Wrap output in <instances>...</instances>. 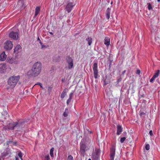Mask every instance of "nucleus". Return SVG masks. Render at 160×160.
I'll return each instance as SVG.
<instances>
[{
  "label": "nucleus",
  "instance_id": "55",
  "mask_svg": "<svg viewBox=\"0 0 160 160\" xmlns=\"http://www.w3.org/2000/svg\"><path fill=\"white\" fill-rule=\"evenodd\" d=\"M88 160H91V159L89 158V159H88Z\"/></svg>",
  "mask_w": 160,
  "mask_h": 160
},
{
  "label": "nucleus",
  "instance_id": "30",
  "mask_svg": "<svg viewBox=\"0 0 160 160\" xmlns=\"http://www.w3.org/2000/svg\"><path fill=\"white\" fill-rule=\"evenodd\" d=\"M44 160H50L49 155H47L45 156Z\"/></svg>",
  "mask_w": 160,
  "mask_h": 160
},
{
  "label": "nucleus",
  "instance_id": "37",
  "mask_svg": "<svg viewBox=\"0 0 160 160\" xmlns=\"http://www.w3.org/2000/svg\"><path fill=\"white\" fill-rule=\"evenodd\" d=\"M110 9L109 8H108L106 10V13L110 12Z\"/></svg>",
  "mask_w": 160,
  "mask_h": 160
},
{
  "label": "nucleus",
  "instance_id": "38",
  "mask_svg": "<svg viewBox=\"0 0 160 160\" xmlns=\"http://www.w3.org/2000/svg\"><path fill=\"white\" fill-rule=\"evenodd\" d=\"M149 133L150 135L151 136H152V135H153V132H152V130H150V131H149Z\"/></svg>",
  "mask_w": 160,
  "mask_h": 160
},
{
  "label": "nucleus",
  "instance_id": "12",
  "mask_svg": "<svg viewBox=\"0 0 160 160\" xmlns=\"http://www.w3.org/2000/svg\"><path fill=\"white\" fill-rule=\"evenodd\" d=\"M136 76L134 75H132L131 77V83H132V85L133 86V92H134V90L133 89L134 88V87H135L136 85V83L135 82V78Z\"/></svg>",
  "mask_w": 160,
  "mask_h": 160
},
{
  "label": "nucleus",
  "instance_id": "50",
  "mask_svg": "<svg viewBox=\"0 0 160 160\" xmlns=\"http://www.w3.org/2000/svg\"><path fill=\"white\" fill-rule=\"evenodd\" d=\"M39 42H40V43L41 44H42V43L41 42V41H39Z\"/></svg>",
  "mask_w": 160,
  "mask_h": 160
},
{
  "label": "nucleus",
  "instance_id": "1",
  "mask_svg": "<svg viewBox=\"0 0 160 160\" xmlns=\"http://www.w3.org/2000/svg\"><path fill=\"white\" fill-rule=\"evenodd\" d=\"M41 63L40 62H38L35 63L31 69L28 72L27 76L29 78L37 77L41 72Z\"/></svg>",
  "mask_w": 160,
  "mask_h": 160
},
{
  "label": "nucleus",
  "instance_id": "7",
  "mask_svg": "<svg viewBox=\"0 0 160 160\" xmlns=\"http://www.w3.org/2000/svg\"><path fill=\"white\" fill-rule=\"evenodd\" d=\"M115 148L114 146H112L110 148V158L111 160H114L115 153Z\"/></svg>",
  "mask_w": 160,
  "mask_h": 160
},
{
  "label": "nucleus",
  "instance_id": "4",
  "mask_svg": "<svg viewBox=\"0 0 160 160\" xmlns=\"http://www.w3.org/2000/svg\"><path fill=\"white\" fill-rule=\"evenodd\" d=\"M13 47V44L12 42L9 40L7 41L4 43V48L7 50L11 49Z\"/></svg>",
  "mask_w": 160,
  "mask_h": 160
},
{
  "label": "nucleus",
  "instance_id": "16",
  "mask_svg": "<svg viewBox=\"0 0 160 160\" xmlns=\"http://www.w3.org/2000/svg\"><path fill=\"white\" fill-rule=\"evenodd\" d=\"M40 8L39 6L37 7L35 9V12L34 17H36L38 14L40 13Z\"/></svg>",
  "mask_w": 160,
  "mask_h": 160
},
{
  "label": "nucleus",
  "instance_id": "21",
  "mask_svg": "<svg viewBox=\"0 0 160 160\" xmlns=\"http://www.w3.org/2000/svg\"><path fill=\"white\" fill-rule=\"evenodd\" d=\"M86 41L88 42L89 45H91L92 42V38L91 37H88L86 39Z\"/></svg>",
  "mask_w": 160,
  "mask_h": 160
},
{
  "label": "nucleus",
  "instance_id": "31",
  "mask_svg": "<svg viewBox=\"0 0 160 160\" xmlns=\"http://www.w3.org/2000/svg\"><path fill=\"white\" fill-rule=\"evenodd\" d=\"M67 160H73V157L71 155H69L68 156Z\"/></svg>",
  "mask_w": 160,
  "mask_h": 160
},
{
  "label": "nucleus",
  "instance_id": "22",
  "mask_svg": "<svg viewBox=\"0 0 160 160\" xmlns=\"http://www.w3.org/2000/svg\"><path fill=\"white\" fill-rule=\"evenodd\" d=\"M160 72V71L159 70H158L157 71L155 72L154 75L153 76L154 78H157L159 75V73Z\"/></svg>",
  "mask_w": 160,
  "mask_h": 160
},
{
  "label": "nucleus",
  "instance_id": "17",
  "mask_svg": "<svg viewBox=\"0 0 160 160\" xmlns=\"http://www.w3.org/2000/svg\"><path fill=\"white\" fill-rule=\"evenodd\" d=\"M7 55L5 54V52L2 53L0 55V60L1 61H4L6 58Z\"/></svg>",
  "mask_w": 160,
  "mask_h": 160
},
{
  "label": "nucleus",
  "instance_id": "29",
  "mask_svg": "<svg viewBox=\"0 0 160 160\" xmlns=\"http://www.w3.org/2000/svg\"><path fill=\"white\" fill-rule=\"evenodd\" d=\"M145 149L147 150H148L150 149V145L149 144H147L145 146Z\"/></svg>",
  "mask_w": 160,
  "mask_h": 160
},
{
  "label": "nucleus",
  "instance_id": "39",
  "mask_svg": "<svg viewBox=\"0 0 160 160\" xmlns=\"http://www.w3.org/2000/svg\"><path fill=\"white\" fill-rule=\"evenodd\" d=\"M108 84V82H107L105 80H104V81H103V84H104V85H106Z\"/></svg>",
  "mask_w": 160,
  "mask_h": 160
},
{
  "label": "nucleus",
  "instance_id": "23",
  "mask_svg": "<svg viewBox=\"0 0 160 160\" xmlns=\"http://www.w3.org/2000/svg\"><path fill=\"white\" fill-rule=\"evenodd\" d=\"M68 110L67 108H66L65 109V112H63V115L64 117H67L68 116Z\"/></svg>",
  "mask_w": 160,
  "mask_h": 160
},
{
  "label": "nucleus",
  "instance_id": "8",
  "mask_svg": "<svg viewBox=\"0 0 160 160\" xmlns=\"http://www.w3.org/2000/svg\"><path fill=\"white\" fill-rule=\"evenodd\" d=\"M75 5V4L74 3L72 2H69L67 4L65 9L68 13L70 12L71 11Z\"/></svg>",
  "mask_w": 160,
  "mask_h": 160
},
{
  "label": "nucleus",
  "instance_id": "5",
  "mask_svg": "<svg viewBox=\"0 0 160 160\" xmlns=\"http://www.w3.org/2000/svg\"><path fill=\"white\" fill-rule=\"evenodd\" d=\"M66 60L68 63V68L69 69H71L73 66V59L69 56H68L66 58Z\"/></svg>",
  "mask_w": 160,
  "mask_h": 160
},
{
  "label": "nucleus",
  "instance_id": "42",
  "mask_svg": "<svg viewBox=\"0 0 160 160\" xmlns=\"http://www.w3.org/2000/svg\"><path fill=\"white\" fill-rule=\"evenodd\" d=\"M73 95V93H71L69 95V97L72 98V95Z\"/></svg>",
  "mask_w": 160,
  "mask_h": 160
},
{
  "label": "nucleus",
  "instance_id": "45",
  "mask_svg": "<svg viewBox=\"0 0 160 160\" xmlns=\"http://www.w3.org/2000/svg\"><path fill=\"white\" fill-rule=\"evenodd\" d=\"M15 159L16 160H19V159L17 157H16Z\"/></svg>",
  "mask_w": 160,
  "mask_h": 160
},
{
  "label": "nucleus",
  "instance_id": "9",
  "mask_svg": "<svg viewBox=\"0 0 160 160\" xmlns=\"http://www.w3.org/2000/svg\"><path fill=\"white\" fill-rule=\"evenodd\" d=\"M9 37L14 40H17L18 38V33L16 32H12L9 34Z\"/></svg>",
  "mask_w": 160,
  "mask_h": 160
},
{
  "label": "nucleus",
  "instance_id": "48",
  "mask_svg": "<svg viewBox=\"0 0 160 160\" xmlns=\"http://www.w3.org/2000/svg\"><path fill=\"white\" fill-rule=\"evenodd\" d=\"M72 98H71V97H69L68 99H69L70 100H71Z\"/></svg>",
  "mask_w": 160,
  "mask_h": 160
},
{
  "label": "nucleus",
  "instance_id": "18",
  "mask_svg": "<svg viewBox=\"0 0 160 160\" xmlns=\"http://www.w3.org/2000/svg\"><path fill=\"white\" fill-rule=\"evenodd\" d=\"M110 40L109 38L108 37H106L105 39L104 44L107 46L109 45L110 44Z\"/></svg>",
  "mask_w": 160,
  "mask_h": 160
},
{
  "label": "nucleus",
  "instance_id": "14",
  "mask_svg": "<svg viewBox=\"0 0 160 160\" xmlns=\"http://www.w3.org/2000/svg\"><path fill=\"white\" fill-rule=\"evenodd\" d=\"M6 69V64L3 63L2 64V66L0 68V71L1 72H5Z\"/></svg>",
  "mask_w": 160,
  "mask_h": 160
},
{
  "label": "nucleus",
  "instance_id": "6",
  "mask_svg": "<svg viewBox=\"0 0 160 160\" xmlns=\"http://www.w3.org/2000/svg\"><path fill=\"white\" fill-rule=\"evenodd\" d=\"M93 70L94 77L96 79L98 78V64L97 63L95 62L94 63L93 65Z\"/></svg>",
  "mask_w": 160,
  "mask_h": 160
},
{
  "label": "nucleus",
  "instance_id": "49",
  "mask_svg": "<svg viewBox=\"0 0 160 160\" xmlns=\"http://www.w3.org/2000/svg\"><path fill=\"white\" fill-rule=\"evenodd\" d=\"M49 33H50V34H51V35H52L53 34V33L52 32H50Z\"/></svg>",
  "mask_w": 160,
  "mask_h": 160
},
{
  "label": "nucleus",
  "instance_id": "53",
  "mask_svg": "<svg viewBox=\"0 0 160 160\" xmlns=\"http://www.w3.org/2000/svg\"><path fill=\"white\" fill-rule=\"evenodd\" d=\"M157 1L158 2H160V0H157Z\"/></svg>",
  "mask_w": 160,
  "mask_h": 160
},
{
  "label": "nucleus",
  "instance_id": "13",
  "mask_svg": "<svg viewBox=\"0 0 160 160\" xmlns=\"http://www.w3.org/2000/svg\"><path fill=\"white\" fill-rule=\"evenodd\" d=\"M122 131V126L120 125L117 126V134L118 135H119Z\"/></svg>",
  "mask_w": 160,
  "mask_h": 160
},
{
  "label": "nucleus",
  "instance_id": "27",
  "mask_svg": "<svg viewBox=\"0 0 160 160\" xmlns=\"http://www.w3.org/2000/svg\"><path fill=\"white\" fill-rule=\"evenodd\" d=\"M101 151L100 149H96L95 151V152H94L95 153H96V154H97L98 155H99Z\"/></svg>",
  "mask_w": 160,
  "mask_h": 160
},
{
  "label": "nucleus",
  "instance_id": "43",
  "mask_svg": "<svg viewBox=\"0 0 160 160\" xmlns=\"http://www.w3.org/2000/svg\"><path fill=\"white\" fill-rule=\"evenodd\" d=\"M121 81V78H120V79H118V81H117V82H119Z\"/></svg>",
  "mask_w": 160,
  "mask_h": 160
},
{
  "label": "nucleus",
  "instance_id": "35",
  "mask_svg": "<svg viewBox=\"0 0 160 160\" xmlns=\"http://www.w3.org/2000/svg\"><path fill=\"white\" fill-rule=\"evenodd\" d=\"M140 72H141V71H140V70H139V69H137V70H136L135 73L137 74H138V75H139L140 73Z\"/></svg>",
  "mask_w": 160,
  "mask_h": 160
},
{
  "label": "nucleus",
  "instance_id": "20",
  "mask_svg": "<svg viewBox=\"0 0 160 160\" xmlns=\"http://www.w3.org/2000/svg\"><path fill=\"white\" fill-rule=\"evenodd\" d=\"M21 46L19 44H18L16 46V47L14 49V53H18V51L19 49L21 48Z\"/></svg>",
  "mask_w": 160,
  "mask_h": 160
},
{
  "label": "nucleus",
  "instance_id": "56",
  "mask_svg": "<svg viewBox=\"0 0 160 160\" xmlns=\"http://www.w3.org/2000/svg\"><path fill=\"white\" fill-rule=\"evenodd\" d=\"M0 160H2L1 158H0Z\"/></svg>",
  "mask_w": 160,
  "mask_h": 160
},
{
  "label": "nucleus",
  "instance_id": "24",
  "mask_svg": "<svg viewBox=\"0 0 160 160\" xmlns=\"http://www.w3.org/2000/svg\"><path fill=\"white\" fill-rule=\"evenodd\" d=\"M54 148H52L50 150V154L51 157H52L53 156V152L54 151Z\"/></svg>",
  "mask_w": 160,
  "mask_h": 160
},
{
  "label": "nucleus",
  "instance_id": "44",
  "mask_svg": "<svg viewBox=\"0 0 160 160\" xmlns=\"http://www.w3.org/2000/svg\"><path fill=\"white\" fill-rule=\"evenodd\" d=\"M46 47L45 46L42 45V48H44V47Z\"/></svg>",
  "mask_w": 160,
  "mask_h": 160
},
{
  "label": "nucleus",
  "instance_id": "32",
  "mask_svg": "<svg viewBox=\"0 0 160 160\" xmlns=\"http://www.w3.org/2000/svg\"><path fill=\"white\" fill-rule=\"evenodd\" d=\"M126 139V138L125 137H123L121 138L120 139V142L121 143H122L124 142Z\"/></svg>",
  "mask_w": 160,
  "mask_h": 160
},
{
  "label": "nucleus",
  "instance_id": "33",
  "mask_svg": "<svg viewBox=\"0 0 160 160\" xmlns=\"http://www.w3.org/2000/svg\"><path fill=\"white\" fill-rule=\"evenodd\" d=\"M18 4H19L20 3H21V6H22L23 4V1L22 0H19L18 1Z\"/></svg>",
  "mask_w": 160,
  "mask_h": 160
},
{
  "label": "nucleus",
  "instance_id": "11",
  "mask_svg": "<svg viewBox=\"0 0 160 160\" xmlns=\"http://www.w3.org/2000/svg\"><path fill=\"white\" fill-rule=\"evenodd\" d=\"M86 148V146L85 144L83 143L81 144L80 146V151L82 154L84 153Z\"/></svg>",
  "mask_w": 160,
  "mask_h": 160
},
{
  "label": "nucleus",
  "instance_id": "3",
  "mask_svg": "<svg viewBox=\"0 0 160 160\" xmlns=\"http://www.w3.org/2000/svg\"><path fill=\"white\" fill-rule=\"evenodd\" d=\"M19 123L18 122H13L8 123L7 126H5L3 128L6 130H12L15 128H17L19 126Z\"/></svg>",
  "mask_w": 160,
  "mask_h": 160
},
{
  "label": "nucleus",
  "instance_id": "36",
  "mask_svg": "<svg viewBox=\"0 0 160 160\" xmlns=\"http://www.w3.org/2000/svg\"><path fill=\"white\" fill-rule=\"evenodd\" d=\"M52 89V88L51 87H48V92H50L51 90Z\"/></svg>",
  "mask_w": 160,
  "mask_h": 160
},
{
  "label": "nucleus",
  "instance_id": "26",
  "mask_svg": "<svg viewBox=\"0 0 160 160\" xmlns=\"http://www.w3.org/2000/svg\"><path fill=\"white\" fill-rule=\"evenodd\" d=\"M110 12H107L106 13V17L107 19L108 20H109L110 17Z\"/></svg>",
  "mask_w": 160,
  "mask_h": 160
},
{
  "label": "nucleus",
  "instance_id": "28",
  "mask_svg": "<svg viewBox=\"0 0 160 160\" xmlns=\"http://www.w3.org/2000/svg\"><path fill=\"white\" fill-rule=\"evenodd\" d=\"M148 9L149 10H151L152 9V7L151 4L150 3H148Z\"/></svg>",
  "mask_w": 160,
  "mask_h": 160
},
{
  "label": "nucleus",
  "instance_id": "10",
  "mask_svg": "<svg viewBox=\"0 0 160 160\" xmlns=\"http://www.w3.org/2000/svg\"><path fill=\"white\" fill-rule=\"evenodd\" d=\"M6 61L8 63L10 64H17V62L16 60V59L14 58H11V57H8Z\"/></svg>",
  "mask_w": 160,
  "mask_h": 160
},
{
  "label": "nucleus",
  "instance_id": "40",
  "mask_svg": "<svg viewBox=\"0 0 160 160\" xmlns=\"http://www.w3.org/2000/svg\"><path fill=\"white\" fill-rule=\"evenodd\" d=\"M71 101V100L68 99L67 102V104H68Z\"/></svg>",
  "mask_w": 160,
  "mask_h": 160
},
{
  "label": "nucleus",
  "instance_id": "51",
  "mask_svg": "<svg viewBox=\"0 0 160 160\" xmlns=\"http://www.w3.org/2000/svg\"><path fill=\"white\" fill-rule=\"evenodd\" d=\"M54 60V61H55V62H58V60Z\"/></svg>",
  "mask_w": 160,
  "mask_h": 160
},
{
  "label": "nucleus",
  "instance_id": "2",
  "mask_svg": "<svg viewBox=\"0 0 160 160\" xmlns=\"http://www.w3.org/2000/svg\"><path fill=\"white\" fill-rule=\"evenodd\" d=\"M20 79L19 76H12L10 78L8 81V84L9 86L8 89H12L17 84V82Z\"/></svg>",
  "mask_w": 160,
  "mask_h": 160
},
{
  "label": "nucleus",
  "instance_id": "25",
  "mask_svg": "<svg viewBox=\"0 0 160 160\" xmlns=\"http://www.w3.org/2000/svg\"><path fill=\"white\" fill-rule=\"evenodd\" d=\"M18 156L21 159V160H23L22 157V153L21 151L19 152L18 153Z\"/></svg>",
  "mask_w": 160,
  "mask_h": 160
},
{
  "label": "nucleus",
  "instance_id": "46",
  "mask_svg": "<svg viewBox=\"0 0 160 160\" xmlns=\"http://www.w3.org/2000/svg\"><path fill=\"white\" fill-rule=\"evenodd\" d=\"M40 86V87H41L42 88V89H43V87L42 86V85H41Z\"/></svg>",
  "mask_w": 160,
  "mask_h": 160
},
{
  "label": "nucleus",
  "instance_id": "47",
  "mask_svg": "<svg viewBox=\"0 0 160 160\" xmlns=\"http://www.w3.org/2000/svg\"><path fill=\"white\" fill-rule=\"evenodd\" d=\"M38 41H41L40 39L39 38V37L38 38Z\"/></svg>",
  "mask_w": 160,
  "mask_h": 160
},
{
  "label": "nucleus",
  "instance_id": "34",
  "mask_svg": "<svg viewBox=\"0 0 160 160\" xmlns=\"http://www.w3.org/2000/svg\"><path fill=\"white\" fill-rule=\"evenodd\" d=\"M155 79V78H154V77H152V78L150 79V82L151 83L153 82Z\"/></svg>",
  "mask_w": 160,
  "mask_h": 160
},
{
  "label": "nucleus",
  "instance_id": "54",
  "mask_svg": "<svg viewBox=\"0 0 160 160\" xmlns=\"http://www.w3.org/2000/svg\"><path fill=\"white\" fill-rule=\"evenodd\" d=\"M112 3H113V2H111V4H112Z\"/></svg>",
  "mask_w": 160,
  "mask_h": 160
},
{
  "label": "nucleus",
  "instance_id": "19",
  "mask_svg": "<svg viewBox=\"0 0 160 160\" xmlns=\"http://www.w3.org/2000/svg\"><path fill=\"white\" fill-rule=\"evenodd\" d=\"M67 92V90L66 89H65L63 92H62L61 95V98H63L65 95H66V93Z\"/></svg>",
  "mask_w": 160,
  "mask_h": 160
},
{
  "label": "nucleus",
  "instance_id": "52",
  "mask_svg": "<svg viewBox=\"0 0 160 160\" xmlns=\"http://www.w3.org/2000/svg\"><path fill=\"white\" fill-rule=\"evenodd\" d=\"M128 154H129V152H127L126 153V155H128Z\"/></svg>",
  "mask_w": 160,
  "mask_h": 160
},
{
  "label": "nucleus",
  "instance_id": "41",
  "mask_svg": "<svg viewBox=\"0 0 160 160\" xmlns=\"http://www.w3.org/2000/svg\"><path fill=\"white\" fill-rule=\"evenodd\" d=\"M38 85L40 86L41 85V84L40 82H37V84H35V85Z\"/></svg>",
  "mask_w": 160,
  "mask_h": 160
},
{
  "label": "nucleus",
  "instance_id": "15",
  "mask_svg": "<svg viewBox=\"0 0 160 160\" xmlns=\"http://www.w3.org/2000/svg\"><path fill=\"white\" fill-rule=\"evenodd\" d=\"M99 158V155H98L96 153L93 152L92 155V160H98Z\"/></svg>",
  "mask_w": 160,
  "mask_h": 160
}]
</instances>
